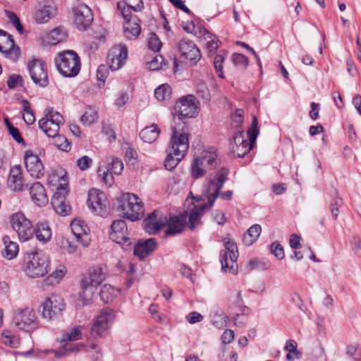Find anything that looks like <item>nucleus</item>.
Wrapping results in <instances>:
<instances>
[{"label":"nucleus","instance_id":"7ed1b4c3","mask_svg":"<svg viewBox=\"0 0 361 361\" xmlns=\"http://www.w3.org/2000/svg\"><path fill=\"white\" fill-rule=\"evenodd\" d=\"M173 123L186 127L183 118H194L197 115V102L192 94H188L179 99L174 106Z\"/></svg>","mask_w":361,"mask_h":361},{"label":"nucleus","instance_id":"a211bd4d","mask_svg":"<svg viewBox=\"0 0 361 361\" xmlns=\"http://www.w3.org/2000/svg\"><path fill=\"white\" fill-rule=\"evenodd\" d=\"M128 58V49L121 44L113 47L107 56L109 68L116 71L120 69L125 63Z\"/></svg>","mask_w":361,"mask_h":361},{"label":"nucleus","instance_id":"39448f33","mask_svg":"<svg viewBox=\"0 0 361 361\" xmlns=\"http://www.w3.org/2000/svg\"><path fill=\"white\" fill-rule=\"evenodd\" d=\"M225 249L220 252L219 260L221 269L225 272L235 274L237 273L238 265L236 261L238 257L237 245L230 238H224Z\"/></svg>","mask_w":361,"mask_h":361},{"label":"nucleus","instance_id":"774afa93","mask_svg":"<svg viewBox=\"0 0 361 361\" xmlns=\"http://www.w3.org/2000/svg\"><path fill=\"white\" fill-rule=\"evenodd\" d=\"M228 175V171L226 168H221L219 170L214 178L216 179V182L217 184L220 185V187L224 186V183L226 181Z\"/></svg>","mask_w":361,"mask_h":361},{"label":"nucleus","instance_id":"a19ab883","mask_svg":"<svg viewBox=\"0 0 361 361\" xmlns=\"http://www.w3.org/2000/svg\"><path fill=\"white\" fill-rule=\"evenodd\" d=\"M120 290L110 284H104L99 292L101 300L105 303H110L118 295Z\"/></svg>","mask_w":361,"mask_h":361},{"label":"nucleus","instance_id":"c03bdc74","mask_svg":"<svg viewBox=\"0 0 361 361\" xmlns=\"http://www.w3.org/2000/svg\"><path fill=\"white\" fill-rule=\"evenodd\" d=\"M98 118V112L88 106L80 117V121L84 126H90Z\"/></svg>","mask_w":361,"mask_h":361},{"label":"nucleus","instance_id":"c756f323","mask_svg":"<svg viewBox=\"0 0 361 361\" xmlns=\"http://www.w3.org/2000/svg\"><path fill=\"white\" fill-rule=\"evenodd\" d=\"M157 245V242L154 238L137 240V257L144 260L156 250Z\"/></svg>","mask_w":361,"mask_h":361},{"label":"nucleus","instance_id":"9d476101","mask_svg":"<svg viewBox=\"0 0 361 361\" xmlns=\"http://www.w3.org/2000/svg\"><path fill=\"white\" fill-rule=\"evenodd\" d=\"M87 204L90 209L98 216H104L108 214V199L106 194L96 188L88 191Z\"/></svg>","mask_w":361,"mask_h":361},{"label":"nucleus","instance_id":"052dcab7","mask_svg":"<svg viewBox=\"0 0 361 361\" xmlns=\"http://www.w3.org/2000/svg\"><path fill=\"white\" fill-rule=\"evenodd\" d=\"M190 175L193 179H199L206 175L204 169L200 166L195 159L190 166Z\"/></svg>","mask_w":361,"mask_h":361},{"label":"nucleus","instance_id":"bf43d9fd","mask_svg":"<svg viewBox=\"0 0 361 361\" xmlns=\"http://www.w3.org/2000/svg\"><path fill=\"white\" fill-rule=\"evenodd\" d=\"M106 169L114 175H120L123 169V164L120 159L114 158Z\"/></svg>","mask_w":361,"mask_h":361},{"label":"nucleus","instance_id":"3c124183","mask_svg":"<svg viewBox=\"0 0 361 361\" xmlns=\"http://www.w3.org/2000/svg\"><path fill=\"white\" fill-rule=\"evenodd\" d=\"M109 75V68L104 64L99 66L97 71V78L98 80V87L102 88L104 87L106 80Z\"/></svg>","mask_w":361,"mask_h":361},{"label":"nucleus","instance_id":"69168bd1","mask_svg":"<svg viewBox=\"0 0 361 361\" xmlns=\"http://www.w3.org/2000/svg\"><path fill=\"white\" fill-rule=\"evenodd\" d=\"M7 17L10 23L16 27L20 34L23 33V27L19 18L13 12H7Z\"/></svg>","mask_w":361,"mask_h":361},{"label":"nucleus","instance_id":"a878e982","mask_svg":"<svg viewBox=\"0 0 361 361\" xmlns=\"http://www.w3.org/2000/svg\"><path fill=\"white\" fill-rule=\"evenodd\" d=\"M234 145L232 147L234 156L244 157L253 147L255 142L247 141L244 137V131L240 130L233 137Z\"/></svg>","mask_w":361,"mask_h":361},{"label":"nucleus","instance_id":"c85d7f7f","mask_svg":"<svg viewBox=\"0 0 361 361\" xmlns=\"http://www.w3.org/2000/svg\"><path fill=\"white\" fill-rule=\"evenodd\" d=\"M187 223V215L180 214L167 216L165 235L172 236L181 233Z\"/></svg>","mask_w":361,"mask_h":361},{"label":"nucleus","instance_id":"dca6fc26","mask_svg":"<svg viewBox=\"0 0 361 361\" xmlns=\"http://www.w3.org/2000/svg\"><path fill=\"white\" fill-rule=\"evenodd\" d=\"M0 51L13 61H16L20 56V49L16 46L12 35L3 30H0Z\"/></svg>","mask_w":361,"mask_h":361},{"label":"nucleus","instance_id":"f704fd0d","mask_svg":"<svg viewBox=\"0 0 361 361\" xmlns=\"http://www.w3.org/2000/svg\"><path fill=\"white\" fill-rule=\"evenodd\" d=\"M198 37L204 41V44L209 51H213L219 47L220 41L205 28L200 30Z\"/></svg>","mask_w":361,"mask_h":361},{"label":"nucleus","instance_id":"4c0bfd02","mask_svg":"<svg viewBox=\"0 0 361 361\" xmlns=\"http://www.w3.org/2000/svg\"><path fill=\"white\" fill-rule=\"evenodd\" d=\"M3 242L5 246L1 252L3 257L9 260L16 258L19 251L18 245L11 241L8 236H4Z\"/></svg>","mask_w":361,"mask_h":361},{"label":"nucleus","instance_id":"4be33fe9","mask_svg":"<svg viewBox=\"0 0 361 361\" xmlns=\"http://www.w3.org/2000/svg\"><path fill=\"white\" fill-rule=\"evenodd\" d=\"M73 234L83 247H88L91 242L90 228L85 222L81 219H73L71 223Z\"/></svg>","mask_w":361,"mask_h":361},{"label":"nucleus","instance_id":"20e7f679","mask_svg":"<svg viewBox=\"0 0 361 361\" xmlns=\"http://www.w3.org/2000/svg\"><path fill=\"white\" fill-rule=\"evenodd\" d=\"M65 307L63 298L52 294L47 297L40 304L41 317L47 322H53L62 315Z\"/></svg>","mask_w":361,"mask_h":361},{"label":"nucleus","instance_id":"680f3d73","mask_svg":"<svg viewBox=\"0 0 361 361\" xmlns=\"http://www.w3.org/2000/svg\"><path fill=\"white\" fill-rule=\"evenodd\" d=\"M164 59L161 55L157 54L152 61L147 62V66L149 70L158 71L162 68Z\"/></svg>","mask_w":361,"mask_h":361},{"label":"nucleus","instance_id":"412c9836","mask_svg":"<svg viewBox=\"0 0 361 361\" xmlns=\"http://www.w3.org/2000/svg\"><path fill=\"white\" fill-rule=\"evenodd\" d=\"M56 13V8L51 4H39L34 8L32 19L37 25L45 24L55 16Z\"/></svg>","mask_w":361,"mask_h":361},{"label":"nucleus","instance_id":"7c9ffc66","mask_svg":"<svg viewBox=\"0 0 361 361\" xmlns=\"http://www.w3.org/2000/svg\"><path fill=\"white\" fill-rule=\"evenodd\" d=\"M30 194L33 202L39 207H44L49 202L45 188L39 182L32 184L30 188Z\"/></svg>","mask_w":361,"mask_h":361},{"label":"nucleus","instance_id":"473e14b6","mask_svg":"<svg viewBox=\"0 0 361 361\" xmlns=\"http://www.w3.org/2000/svg\"><path fill=\"white\" fill-rule=\"evenodd\" d=\"M205 173L216 168L218 164L217 154L215 152H207L203 156L195 159Z\"/></svg>","mask_w":361,"mask_h":361},{"label":"nucleus","instance_id":"1a4fd4ad","mask_svg":"<svg viewBox=\"0 0 361 361\" xmlns=\"http://www.w3.org/2000/svg\"><path fill=\"white\" fill-rule=\"evenodd\" d=\"M11 224L20 241L25 242L32 237L34 231L31 221L23 213L13 214L11 216Z\"/></svg>","mask_w":361,"mask_h":361},{"label":"nucleus","instance_id":"0e129e2a","mask_svg":"<svg viewBox=\"0 0 361 361\" xmlns=\"http://www.w3.org/2000/svg\"><path fill=\"white\" fill-rule=\"evenodd\" d=\"M79 350L78 346L75 345V348H71L70 344H65L63 347L59 348L58 350H51L52 353L55 354L57 357H61L67 355L68 353Z\"/></svg>","mask_w":361,"mask_h":361},{"label":"nucleus","instance_id":"e2e57ef3","mask_svg":"<svg viewBox=\"0 0 361 361\" xmlns=\"http://www.w3.org/2000/svg\"><path fill=\"white\" fill-rule=\"evenodd\" d=\"M6 123L7 128L8 130L9 134L12 136V137L18 142L24 144L23 138L21 136L20 133L18 129L14 127L6 118Z\"/></svg>","mask_w":361,"mask_h":361},{"label":"nucleus","instance_id":"0eeeda50","mask_svg":"<svg viewBox=\"0 0 361 361\" xmlns=\"http://www.w3.org/2000/svg\"><path fill=\"white\" fill-rule=\"evenodd\" d=\"M13 322L20 330L31 332L39 327L37 317L32 309H18L14 313Z\"/></svg>","mask_w":361,"mask_h":361},{"label":"nucleus","instance_id":"f257e3e1","mask_svg":"<svg viewBox=\"0 0 361 361\" xmlns=\"http://www.w3.org/2000/svg\"><path fill=\"white\" fill-rule=\"evenodd\" d=\"M49 262L42 253L31 252L23 257L22 271L30 279L43 277L48 272Z\"/></svg>","mask_w":361,"mask_h":361},{"label":"nucleus","instance_id":"f3484780","mask_svg":"<svg viewBox=\"0 0 361 361\" xmlns=\"http://www.w3.org/2000/svg\"><path fill=\"white\" fill-rule=\"evenodd\" d=\"M24 163L27 173L34 178L40 179L45 174L44 164L41 159L31 150H27L24 154Z\"/></svg>","mask_w":361,"mask_h":361},{"label":"nucleus","instance_id":"79ce46f5","mask_svg":"<svg viewBox=\"0 0 361 361\" xmlns=\"http://www.w3.org/2000/svg\"><path fill=\"white\" fill-rule=\"evenodd\" d=\"M262 232V228L259 224H254L249 228L243 237V242L247 246L252 245L258 239Z\"/></svg>","mask_w":361,"mask_h":361},{"label":"nucleus","instance_id":"49530a36","mask_svg":"<svg viewBox=\"0 0 361 361\" xmlns=\"http://www.w3.org/2000/svg\"><path fill=\"white\" fill-rule=\"evenodd\" d=\"M169 153L164 162L165 168L171 171L176 168L178 164L184 158V156H178V154H175L174 152L168 150Z\"/></svg>","mask_w":361,"mask_h":361},{"label":"nucleus","instance_id":"58836bf2","mask_svg":"<svg viewBox=\"0 0 361 361\" xmlns=\"http://www.w3.org/2000/svg\"><path fill=\"white\" fill-rule=\"evenodd\" d=\"M67 272L66 268L63 265H59L55 270L50 274L44 281V283L50 286H55L63 279Z\"/></svg>","mask_w":361,"mask_h":361},{"label":"nucleus","instance_id":"f03ea898","mask_svg":"<svg viewBox=\"0 0 361 361\" xmlns=\"http://www.w3.org/2000/svg\"><path fill=\"white\" fill-rule=\"evenodd\" d=\"M55 63L59 72L66 78L75 77L81 68L80 56L73 50L59 53Z\"/></svg>","mask_w":361,"mask_h":361},{"label":"nucleus","instance_id":"c9c22d12","mask_svg":"<svg viewBox=\"0 0 361 361\" xmlns=\"http://www.w3.org/2000/svg\"><path fill=\"white\" fill-rule=\"evenodd\" d=\"M97 290V287L90 285L85 284L83 280L81 281V291L79 293V300L82 302L83 305H88L92 302L94 293Z\"/></svg>","mask_w":361,"mask_h":361},{"label":"nucleus","instance_id":"a18cd8bd","mask_svg":"<svg viewBox=\"0 0 361 361\" xmlns=\"http://www.w3.org/2000/svg\"><path fill=\"white\" fill-rule=\"evenodd\" d=\"M172 90L171 86L167 84L159 85L154 90V96L159 101H165L171 98Z\"/></svg>","mask_w":361,"mask_h":361},{"label":"nucleus","instance_id":"2f4dec72","mask_svg":"<svg viewBox=\"0 0 361 361\" xmlns=\"http://www.w3.org/2000/svg\"><path fill=\"white\" fill-rule=\"evenodd\" d=\"M204 187V195L209 202V207H212L222 187L217 184L216 179L212 178L207 180Z\"/></svg>","mask_w":361,"mask_h":361},{"label":"nucleus","instance_id":"aec40b11","mask_svg":"<svg viewBox=\"0 0 361 361\" xmlns=\"http://www.w3.org/2000/svg\"><path fill=\"white\" fill-rule=\"evenodd\" d=\"M167 216L159 211H154L149 214L144 220V228L146 232L153 235L158 233L161 229L166 227Z\"/></svg>","mask_w":361,"mask_h":361},{"label":"nucleus","instance_id":"603ef678","mask_svg":"<svg viewBox=\"0 0 361 361\" xmlns=\"http://www.w3.org/2000/svg\"><path fill=\"white\" fill-rule=\"evenodd\" d=\"M231 126L234 128H240L244 121V111L238 109L231 115Z\"/></svg>","mask_w":361,"mask_h":361},{"label":"nucleus","instance_id":"4468645a","mask_svg":"<svg viewBox=\"0 0 361 361\" xmlns=\"http://www.w3.org/2000/svg\"><path fill=\"white\" fill-rule=\"evenodd\" d=\"M28 70L32 80L40 87H47L49 84L48 73L46 64L39 59H34L28 63Z\"/></svg>","mask_w":361,"mask_h":361},{"label":"nucleus","instance_id":"2eb2a0df","mask_svg":"<svg viewBox=\"0 0 361 361\" xmlns=\"http://www.w3.org/2000/svg\"><path fill=\"white\" fill-rule=\"evenodd\" d=\"M114 319V312L111 309H106L101 312L97 317L91 328V335L94 338L102 337L110 327Z\"/></svg>","mask_w":361,"mask_h":361},{"label":"nucleus","instance_id":"8fccbe9b","mask_svg":"<svg viewBox=\"0 0 361 361\" xmlns=\"http://www.w3.org/2000/svg\"><path fill=\"white\" fill-rule=\"evenodd\" d=\"M97 172L106 185L111 187L113 185L114 182V174L113 173H111L106 168L102 166L98 168Z\"/></svg>","mask_w":361,"mask_h":361},{"label":"nucleus","instance_id":"864d4df0","mask_svg":"<svg viewBox=\"0 0 361 361\" xmlns=\"http://www.w3.org/2000/svg\"><path fill=\"white\" fill-rule=\"evenodd\" d=\"M232 61L235 66L241 69H245L248 65V59L242 54L235 53L231 56Z\"/></svg>","mask_w":361,"mask_h":361},{"label":"nucleus","instance_id":"ddd939ff","mask_svg":"<svg viewBox=\"0 0 361 361\" xmlns=\"http://www.w3.org/2000/svg\"><path fill=\"white\" fill-rule=\"evenodd\" d=\"M117 210L120 215L126 219L135 221V195L130 192H123L117 198Z\"/></svg>","mask_w":361,"mask_h":361},{"label":"nucleus","instance_id":"f8f14e48","mask_svg":"<svg viewBox=\"0 0 361 361\" xmlns=\"http://www.w3.org/2000/svg\"><path fill=\"white\" fill-rule=\"evenodd\" d=\"M117 8L124 20L123 32L128 39H133L135 36V22L132 20V13L135 11V7L130 6L126 1L117 3Z\"/></svg>","mask_w":361,"mask_h":361},{"label":"nucleus","instance_id":"de8ad7c7","mask_svg":"<svg viewBox=\"0 0 361 361\" xmlns=\"http://www.w3.org/2000/svg\"><path fill=\"white\" fill-rule=\"evenodd\" d=\"M82 326L71 328L68 332L62 335L61 341L66 342L80 340L82 338Z\"/></svg>","mask_w":361,"mask_h":361},{"label":"nucleus","instance_id":"b1692460","mask_svg":"<svg viewBox=\"0 0 361 361\" xmlns=\"http://www.w3.org/2000/svg\"><path fill=\"white\" fill-rule=\"evenodd\" d=\"M68 190L61 188L55 192L51 198V204L55 212L61 216H67L71 213V207L66 200Z\"/></svg>","mask_w":361,"mask_h":361},{"label":"nucleus","instance_id":"e433bc0d","mask_svg":"<svg viewBox=\"0 0 361 361\" xmlns=\"http://www.w3.org/2000/svg\"><path fill=\"white\" fill-rule=\"evenodd\" d=\"M160 129L156 124H152L142 129L140 133V137L147 143H152L158 138Z\"/></svg>","mask_w":361,"mask_h":361},{"label":"nucleus","instance_id":"5fc2aeb1","mask_svg":"<svg viewBox=\"0 0 361 361\" xmlns=\"http://www.w3.org/2000/svg\"><path fill=\"white\" fill-rule=\"evenodd\" d=\"M54 138V145L59 149L65 152H68L71 150V143L65 136L58 134V135Z\"/></svg>","mask_w":361,"mask_h":361},{"label":"nucleus","instance_id":"5701e85b","mask_svg":"<svg viewBox=\"0 0 361 361\" xmlns=\"http://www.w3.org/2000/svg\"><path fill=\"white\" fill-rule=\"evenodd\" d=\"M74 23L78 29L83 30L90 25L93 20L92 10L85 4H79L73 8Z\"/></svg>","mask_w":361,"mask_h":361},{"label":"nucleus","instance_id":"bb28decb","mask_svg":"<svg viewBox=\"0 0 361 361\" xmlns=\"http://www.w3.org/2000/svg\"><path fill=\"white\" fill-rule=\"evenodd\" d=\"M8 186L15 192H21L27 186L20 165H15L11 168L8 178Z\"/></svg>","mask_w":361,"mask_h":361},{"label":"nucleus","instance_id":"37998d69","mask_svg":"<svg viewBox=\"0 0 361 361\" xmlns=\"http://www.w3.org/2000/svg\"><path fill=\"white\" fill-rule=\"evenodd\" d=\"M66 37V32L60 28L56 27L51 30L44 36V42L49 45H56L63 42Z\"/></svg>","mask_w":361,"mask_h":361},{"label":"nucleus","instance_id":"13d9d810","mask_svg":"<svg viewBox=\"0 0 361 361\" xmlns=\"http://www.w3.org/2000/svg\"><path fill=\"white\" fill-rule=\"evenodd\" d=\"M196 92L199 97H200L202 99L206 102L209 101L210 99V92L209 89L207 88L206 84L200 81L197 82L196 85Z\"/></svg>","mask_w":361,"mask_h":361},{"label":"nucleus","instance_id":"6e6552de","mask_svg":"<svg viewBox=\"0 0 361 361\" xmlns=\"http://www.w3.org/2000/svg\"><path fill=\"white\" fill-rule=\"evenodd\" d=\"M185 128L186 127H181L178 124H174L172 127L173 132L168 150L174 152L178 156L185 157L189 149L188 135L185 131Z\"/></svg>","mask_w":361,"mask_h":361},{"label":"nucleus","instance_id":"4d7b16f0","mask_svg":"<svg viewBox=\"0 0 361 361\" xmlns=\"http://www.w3.org/2000/svg\"><path fill=\"white\" fill-rule=\"evenodd\" d=\"M147 46L149 49L157 52L160 51L162 43L159 37L155 33L152 32L148 39Z\"/></svg>","mask_w":361,"mask_h":361},{"label":"nucleus","instance_id":"6ab92c4d","mask_svg":"<svg viewBox=\"0 0 361 361\" xmlns=\"http://www.w3.org/2000/svg\"><path fill=\"white\" fill-rule=\"evenodd\" d=\"M177 46L180 56L192 64H195L201 59L200 51L192 41L182 39Z\"/></svg>","mask_w":361,"mask_h":361},{"label":"nucleus","instance_id":"72a5a7b5","mask_svg":"<svg viewBox=\"0 0 361 361\" xmlns=\"http://www.w3.org/2000/svg\"><path fill=\"white\" fill-rule=\"evenodd\" d=\"M212 324L218 329H223L226 326L228 318L219 307H214L209 314Z\"/></svg>","mask_w":361,"mask_h":361},{"label":"nucleus","instance_id":"ea45409f","mask_svg":"<svg viewBox=\"0 0 361 361\" xmlns=\"http://www.w3.org/2000/svg\"><path fill=\"white\" fill-rule=\"evenodd\" d=\"M37 239L43 243L49 242L52 235L51 230L47 223H40L33 230Z\"/></svg>","mask_w":361,"mask_h":361},{"label":"nucleus","instance_id":"cd10ccee","mask_svg":"<svg viewBox=\"0 0 361 361\" xmlns=\"http://www.w3.org/2000/svg\"><path fill=\"white\" fill-rule=\"evenodd\" d=\"M47 183L50 187L56 189L58 192L61 188L68 190V180L66 171L59 168L51 171L48 175Z\"/></svg>","mask_w":361,"mask_h":361},{"label":"nucleus","instance_id":"6e6d98bb","mask_svg":"<svg viewBox=\"0 0 361 361\" xmlns=\"http://www.w3.org/2000/svg\"><path fill=\"white\" fill-rule=\"evenodd\" d=\"M257 118L255 116H252V125L247 129V137L251 142H255L256 139L259 135V129L257 128Z\"/></svg>","mask_w":361,"mask_h":361},{"label":"nucleus","instance_id":"423d86ee","mask_svg":"<svg viewBox=\"0 0 361 361\" xmlns=\"http://www.w3.org/2000/svg\"><path fill=\"white\" fill-rule=\"evenodd\" d=\"M63 123V117L59 112L53 108H48L44 111V117L39 120L38 125L48 137H55Z\"/></svg>","mask_w":361,"mask_h":361},{"label":"nucleus","instance_id":"338daca9","mask_svg":"<svg viewBox=\"0 0 361 361\" xmlns=\"http://www.w3.org/2000/svg\"><path fill=\"white\" fill-rule=\"evenodd\" d=\"M270 252L279 259L284 257V251L282 245L277 242L273 243L270 246Z\"/></svg>","mask_w":361,"mask_h":361},{"label":"nucleus","instance_id":"9b49d317","mask_svg":"<svg viewBox=\"0 0 361 361\" xmlns=\"http://www.w3.org/2000/svg\"><path fill=\"white\" fill-rule=\"evenodd\" d=\"M111 231L109 232V238L114 242L120 244L126 250H128L132 246V242L129 238L128 227L126 222L123 220H115L111 225Z\"/></svg>","mask_w":361,"mask_h":361},{"label":"nucleus","instance_id":"393cba45","mask_svg":"<svg viewBox=\"0 0 361 361\" xmlns=\"http://www.w3.org/2000/svg\"><path fill=\"white\" fill-rule=\"evenodd\" d=\"M108 272V267L106 264H98L93 267L90 270L88 276L82 280L84 281L85 284H90L97 288L106 279Z\"/></svg>","mask_w":361,"mask_h":361},{"label":"nucleus","instance_id":"09e8293b","mask_svg":"<svg viewBox=\"0 0 361 361\" xmlns=\"http://www.w3.org/2000/svg\"><path fill=\"white\" fill-rule=\"evenodd\" d=\"M2 343L11 348H18L20 345V339L18 336L12 335L8 331H4Z\"/></svg>","mask_w":361,"mask_h":361}]
</instances>
